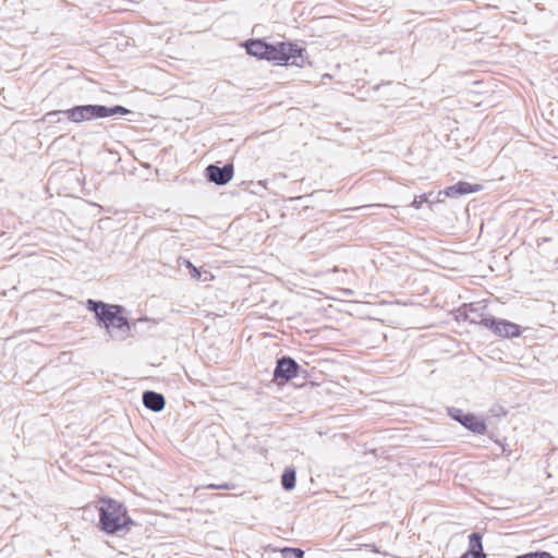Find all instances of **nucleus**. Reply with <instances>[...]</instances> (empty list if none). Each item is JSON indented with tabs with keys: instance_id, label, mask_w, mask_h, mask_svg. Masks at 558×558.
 Listing matches in <instances>:
<instances>
[{
	"instance_id": "nucleus-15",
	"label": "nucleus",
	"mask_w": 558,
	"mask_h": 558,
	"mask_svg": "<svg viewBox=\"0 0 558 558\" xmlns=\"http://www.w3.org/2000/svg\"><path fill=\"white\" fill-rule=\"evenodd\" d=\"M296 475L292 468H288L281 475V485L286 490H292L295 487Z\"/></svg>"
},
{
	"instance_id": "nucleus-17",
	"label": "nucleus",
	"mask_w": 558,
	"mask_h": 558,
	"mask_svg": "<svg viewBox=\"0 0 558 558\" xmlns=\"http://www.w3.org/2000/svg\"><path fill=\"white\" fill-rule=\"evenodd\" d=\"M179 265H184L190 270V275L193 279H199L201 271L197 267H195L189 259L179 258Z\"/></svg>"
},
{
	"instance_id": "nucleus-19",
	"label": "nucleus",
	"mask_w": 558,
	"mask_h": 558,
	"mask_svg": "<svg viewBox=\"0 0 558 558\" xmlns=\"http://www.w3.org/2000/svg\"><path fill=\"white\" fill-rule=\"evenodd\" d=\"M234 487H235L234 484H230V483L208 484V485L204 486V488H207V489H233Z\"/></svg>"
},
{
	"instance_id": "nucleus-3",
	"label": "nucleus",
	"mask_w": 558,
	"mask_h": 558,
	"mask_svg": "<svg viewBox=\"0 0 558 558\" xmlns=\"http://www.w3.org/2000/svg\"><path fill=\"white\" fill-rule=\"evenodd\" d=\"M87 308L95 313L96 318L106 327L112 324L117 315L122 314L123 307L121 305H110L102 301H95L89 299L87 301Z\"/></svg>"
},
{
	"instance_id": "nucleus-16",
	"label": "nucleus",
	"mask_w": 558,
	"mask_h": 558,
	"mask_svg": "<svg viewBox=\"0 0 558 558\" xmlns=\"http://www.w3.org/2000/svg\"><path fill=\"white\" fill-rule=\"evenodd\" d=\"M283 558H303L304 551L301 548L284 547L280 550Z\"/></svg>"
},
{
	"instance_id": "nucleus-13",
	"label": "nucleus",
	"mask_w": 558,
	"mask_h": 558,
	"mask_svg": "<svg viewBox=\"0 0 558 558\" xmlns=\"http://www.w3.org/2000/svg\"><path fill=\"white\" fill-rule=\"evenodd\" d=\"M245 48L248 54L264 59L267 48V43L260 39H251L246 41Z\"/></svg>"
},
{
	"instance_id": "nucleus-10",
	"label": "nucleus",
	"mask_w": 558,
	"mask_h": 558,
	"mask_svg": "<svg viewBox=\"0 0 558 558\" xmlns=\"http://www.w3.org/2000/svg\"><path fill=\"white\" fill-rule=\"evenodd\" d=\"M143 404L154 412H160L166 405V400L161 393L147 390L143 393Z\"/></svg>"
},
{
	"instance_id": "nucleus-7",
	"label": "nucleus",
	"mask_w": 558,
	"mask_h": 558,
	"mask_svg": "<svg viewBox=\"0 0 558 558\" xmlns=\"http://www.w3.org/2000/svg\"><path fill=\"white\" fill-rule=\"evenodd\" d=\"M206 177L208 181L214 182L217 185H225L233 177V166L231 163H227L223 167L209 165L206 168Z\"/></svg>"
},
{
	"instance_id": "nucleus-11",
	"label": "nucleus",
	"mask_w": 558,
	"mask_h": 558,
	"mask_svg": "<svg viewBox=\"0 0 558 558\" xmlns=\"http://www.w3.org/2000/svg\"><path fill=\"white\" fill-rule=\"evenodd\" d=\"M480 190V185H472L471 183L460 181L457 184L448 186L444 193L448 197H457L459 195L470 194Z\"/></svg>"
},
{
	"instance_id": "nucleus-6",
	"label": "nucleus",
	"mask_w": 558,
	"mask_h": 558,
	"mask_svg": "<svg viewBox=\"0 0 558 558\" xmlns=\"http://www.w3.org/2000/svg\"><path fill=\"white\" fill-rule=\"evenodd\" d=\"M450 415L452 418L460 422L465 428L475 434L483 435L486 432V424L473 414H464L462 410L452 409L450 410Z\"/></svg>"
},
{
	"instance_id": "nucleus-5",
	"label": "nucleus",
	"mask_w": 558,
	"mask_h": 558,
	"mask_svg": "<svg viewBox=\"0 0 558 558\" xmlns=\"http://www.w3.org/2000/svg\"><path fill=\"white\" fill-rule=\"evenodd\" d=\"M301 366L290 356H282L277 360V365L274 371L276 380L287 383L300 375Z\"/></svg>"
},
{
	"instance_id": "nucleus-8",
	"label": "nucleus",
	"mask_w": 558,
	"mask_h": 558,
	"mask_svg": "<svg viewBox=\"0 0 558 558\" xmlns=\"http://www.w3.org/2000/svg\"><path fill=\"white\" fill-rule=\"evenodd\" d=\"M105 328L112 338L123 339L130 330V325L128 319L122 316V314H119L114 318V322L108 324Z\"/></svg>"
},
{
	"instance_id": "nucleus-14",
	"label": "nucleus",
	"mask_w": 558,
	"mask_h": 558,
	"mask_svg": "<svg viewBox=\"0 0 558 558\" xmlns=\"http://www.w3.org/2000/svg\"><path fill=\"white\" fill-rule=\"evenodd\" d=\"M287 45L291 48L290 50H286L287 57H289V62L294 65H301L303 63V48H300L298 45H293L287 43Z\"/></svg>"
},
{
	"instance_id": "nucleus-9",
	"label": "nucleus",
	"mask_w": 558,
	"mask_h": 558,
	"mask_svg": "<svg viewBox=\"0 0 558 558\" xmlns=\"http://www.w3.org/2000/svg\"><path fill=\"white\" fill-rule=\"evenodd\" d=\"M267 48L264 59L289 62V57H287L284 51L290 50L291 48L287 43H278L276 45L267 44Z\"/></svg>"
},
{
	"instance_id": "nucleus-21",
	"label": "nucleus",
	"mask_w": 558,
	"mask_h": 558,
	"mask_svg": "<svg viewBox=\"0 0 558 558\" xmlns=\"http://www.w3.org/2000/svg\"><path fill=\"white\" fill-rule=\"evenodd\" d=\"M460 558H472V556L469 553H464Z\"/></svg>"
},
{
	"instance_id": "nucleus-2",
	"label": "nucleus",
	"mask_w": 558,
	"mask_h": 558,
	"mask_svg": "<svg viewBox=\"0 0 558 558\" xmlns=\"http://www.w3.org/2000/svg\"><path fill=\"white\" fill-rule=\"evenodd\" d=\"M99 524L104 532L116 534L133 524V521L128 515V511L122 504L110 498H104L100 500Z\"/></svg>"
},
{
	"instance_id": "nucleus-4",
	"label": "nucleus",
	"mask_w": 558,
	"mask_h": 558,
	"mask_svg": "<svg viewBox=\"0 0 558 558\" xmlns=\"http://www.w3.org/2000/svg\"><path fill=\"white\" fill-rule=\"evenodd\" d=\"M481 325L494 331L499 337L513 338L520 336L519 325L506 319H497L494 316L481 319Z\"/></svg>"
},
{
	"instance_id": "nucleus-12",
	"label": "nucleus",
	"mask_w": 558,
	"mask_h": 558,
	"mask_svg": "<svg viewBox=\"0 0 558 558\" xmlns=\"http://www.w3.org/2000/svg\"><path fill=\"white\" fill-rule=\"evenodd\" d=\"M472 558H486L483 551L482 535L477 532L472 533L469 536V549L468 551Z\"/></svg>"
},
{
	"instance_id": "nucleus-20",
	"label": "nucleus",
	"mask_w": 558,
	"mask_h": 558,
	"mask_svg": "<svg viewBox=\"0 0 558 558\" xmlns=\"http://www.w3.org/2000/svg\"><path fill=\"white\" fill-rule=\"evenodd\" d=\"M424 202H426V198H425L424 196H422L420 199H416V198H415V199L413 201V203H412V206H413L414 208H417V209H418V208H421V206H422V204H423Z\"/></svg>"
},
{
	"instance_id": "nucleus-1",
	"label": "nucleus",
	"mask_w": 558,
	"mask_h": 558,
	"mask_svg": "<svg viewBox=\"0 0 558 558\" xmlns=\"http://www.w3.org/2000/svg\"><path fill=\"white\" fill-rule=\"evenodd\" d=\"M130 110L123 106L117 105L113 107H107L104 105H81L74 106L66 110H54L46 114V117H57L63 114L68 120L74 123H81L84 121H92L95 119H101L111 117L114 114H128Z\"/></svg>"
},
{
	"instance_id": "nucleus-18",
	"label": "nucleus",
	"mask_w": 558,
	"mask_h": 558,
	"mask_svg": "<svg viewBox=\"0 0 558 558\" xmlns=\"http://www.w3.org/2000/svg\"><path fill=\"white\" fill-rule=\"evenodd\" d=\"M518 558H554V557L547 551H534V553H527L525 555L519 556Z\"/></svg>"
}]
</instances>
